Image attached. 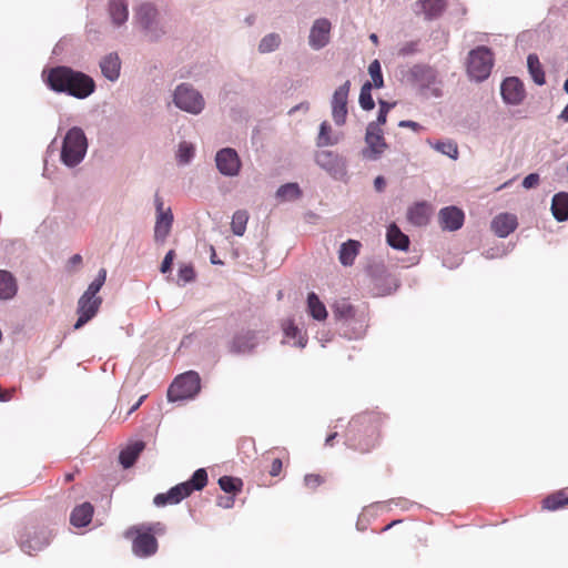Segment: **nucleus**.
Here are the masks:
<instances>
[{
	"label": "nucleus",
	"instance_id": "cd10ccee",
	"mask_svg": "<svg viewBox=\"0 0 568 568\" xmlns=\"http://www.w3.org/2000/svg\"><path fill=\"white\" fill-rule=\"evenodd\" d=\"M551 212L554 217L559 221L564 222L568 220V193L567 192H559L554 195L552 202H551Z\"/></svg>",
	"mask_w": 568,
	"mask_h": 568
},
{
	"label": "nucleus",
	"instance_id": "13d9d810",
	"mask_svg": "<svg viewBox=\"0 0 568 568\" xmlns=\"http://www.w3.org/2000/svg\"><path fill=\"white\" fill-rule=\"evenodd\" d=\"M415 51H416V43L409 42V43H406L403 48H400L399 54L407 55V54L414 53Z\"/></svg>",
	"mask_w": 568,
	"mask_h": 568
},
{
	"label": "nucleus",
	"instance_id": "603ef678",
	"mask_svg": "<svg viewBox=\"0 0 568 568\" xmlns=\"http://www.w3.org/2000/svg\"><path fill=\"white\" fill-rule=\"evenodd\" d=\"M175 257V252L173 250H170L166 255L164 256V260L161 263L160 271L165 274L171 271L173 261Z\"/></svg>",
	"mask_w": 568,
	"mask_h": 568
},
{
	"label": "nucleus",
	"instance_id": "20e7f679",
	"mask_svg": "<svg viewBox=\"0 0 568 568\" xmlns=\"http://www.w3.org/2000/svg\"><path fill=\"white\" fill-rule=\"evenodd\" d=\"M207 484V473L204 468L194 471L192 478L184 483L178 484L170 488L166 493L155 495L153 504L156 507L166 505H176L184 498L189 497L195 490H202Z\"/></svg>",
	"mask_w": 568,
	"mask_h": 568
},
{
	"label": "nucleus",
	"instance_id": "774afa93",
	"mask_svg": "<svg viewBox=\"0 0 568 568\" xmlns=\"http://www.w3.org/2000/svg\"><path fill=\"white\" fill-rule=\"evenodd\" d=\"M369 39H371V41H372L373 43H375V44H377V43H378V37H377V34L372 33V34L369 36Z\"/></svg>",
	"mask_w": 568,
	"mask_h": 568
},
{
	"label": "nucleus",
	"instance_id": "bb28decb",
	"mask_svg": "<svg viewBox=\"0 0 568 568\" xmlns=\"http://www.w3.org/2000/svg\"><path fill=\"white\" fill-rule=\"evenodd\" d=\"M18 291L17 281L13 275L4 270H0V300H10L16 296Z\"/></svg>",
	"mask_w": 568,
	"mask_h": 568
},
{
	"label": "nucleus",
	"instance_id": "393cba45",
	"mask_svg": "<svg viewBox=\"0 0 568 568\" xmlns=\"http://www.w3.org/2000/svg\"><path fill=\"white\" fill-rule=\"evenodd\" d=\"M389 246L400 251H407L409 246V237L404 234L396 224H390L386 234Z\"/></svg>",
	"mask_w": 568,
	"mask_h": 568
},
{
	"label": "nucleus",
	"instance_id": "c85d7f7f",
	"mask_svg": "<svg viewBox=\"0 0 568 568\" xmlns=\"http://www.w3.org/2000/svg\"><path fill=\"white\" fill-rule=\"evenodd\" d=\"M109 13L114 24H123L129 17L128 3L125 0H110Z\"/></svg>",
	"mask_w": 568,
	"mask_h": 568
},
{
	"label": "nucleus",
	"instance_id": "4c0bfd02",
	"mask_svg": "<svg viewBox=\"0 0 568 568\" xmlns=\"http://www.w3.org/2000/svg\"><path fill=\"white\" fill-rule=\"evenodd\" d=\"M247 221H248L247 211H245V210L236 211L232 216V222H231L232 232L237 236H242L245 233Z\"/></svg>",
	"mask_w": 568,
	"mask_h": 568
},
{
	"label": "nucleus",
	"instance_id": "09e8293b",
	"mask_svg": "<svg viewBox=\"0 0 568 568\" xmlns=\"http://www.w3.org/2000/svg\"><path fill=\"white\" fill-rule=\"evenodd\" d=\"M433 146L437 152H442L450 159L455 160L458 156L457 144H433Z\"/></svg>",
	"mask_w": 568,
	"mask_h": 568
},
{
	"label": "nucleus",
	"instance_id": "7c9ffc66",
	"mask_svg": "<svg viewBox=\"0 0 568 568\" xmlns=\"http://www.w3.org/2000/svg\"><path fill=\"white\" fill-rule=\"evenodd\" d=\"M307 310L310 315L316 321H325L327 317L325 305L314 292L310 293L307 296Z\"/></svg>",
	"mask_w": 568,
	"mask_h": 568
},
{
	"label": "nucleus",
	"instance_id": "e433bc0d",
	"mask_svg": "<svg viewBox=\"0 0 568 568\" xmlns=\"http://www.w3.org/2000/svg\"><path fill=\"white\" fill-rule=\"evenodd\" d=\"M283 331L287 338L294 339V345L298 347H305L307 343V337L305 334H302L298 327L294 324L293 321H286L283 324Z\"/></svg>",
	"mask_w": 568,
	"mask_h": 568
},
{
	"label": "nucleus",
	"instance_id": "9b49d317",
	"mask_svg": "<svg viewBox=\"0 0 568 568\" xmlns=\"http://www.w3.org/2000/svg\"><path fill=\"white\" fill-rule=\"evenodd\" d=\"M155 206L156 222L154 227V240L155 242L163 243L171 231L173 214L170 207L164 209L163 201L158 195L155 197Z\"/></svg>",
	"mask_w": 568,
	"mask_h": 568
},
{
	"label": "nucleus",
	"instance_id": "680f3d73",
	"mask_svg": "<svg viewBox=\"0 0 568 568\" xmlns=\"http://www.w3.org/2000/svg\"><path fill=\"white\" fill-rule=\"evenodd\" d=\"M385 184H386V182H385L384 178H382V176H377V178L375 179V181H374L375 189H376L378 192H381V191H383V190H384Z\"/></svg>",
	"mask_w": 568,
	"mask_h": 568
},
{
	"label": "nucleus",
	"instance_id": "72a5a7b5",
	"mask_svg": "<svg viewBox=\"0 0 568 568\" xmlns=\"http://www.w3.org/2000/svg\"><path fill=\"white\" fill-rule=\"evenodd\" d=\"M388 110L389 105H387L385 102H382L377 116V124L371 123L367 128L366 142H373L374 138L376 139L377 142L382 140V135L377 132L378 124H384L386 122V115Z\"/></svg>",
	"mask_w": 568,
	"mask_h": 568
},
{
	"label": "nucleus",
	"instance_id": "58836bf2",
	"mask_svg": "<svg viewBox=\"0 0 568 568\" xmlns=\"http://www.w3.org/2000/svg\"><path fill=\"white\" fill-rule=\"evenodd\" d=\"M219 485L222 490L229 494L236 495L242 490L243 481L240 478L231 477V476H222L219 479Z\"/></svg>",
	"mask_w": 568,
	"mask_h": 568
},
{
	"label": "nucleus",
	"instance_id": "9d476101",
	"mask_svg": "<svg viewBox=\"0 0 568 568\" xmlns=\"http://www.w3.org/2000/svg\"><path fill=\"white\" fill-rule=\"evenodd\" d=\"M316 163L326 170L334 179H343L346 175V168L344 161L338 154L322 149L316 152Z\"/></svg>",
	"mask_w": 568,
	"mask_h": 568
},
{
	"label": "nucleus",
	"instance_id": "f257e3e1",
	"mask_svg": "<svg viewBox=\"0 0 568 568\" xmlns=\"http://www.w3.org/2000/svg\"><path fill=\"white\" fill-rule=\"evenodd\" d=\"M49 87L57 92H65L78 99H85L95 89L93 79L69 67H55L48 74Z\"/></svg>",
	"mask_w": 568,
	"mask_h": 568
},
{
	"label": "nucleus",
	"instance_id": "dca6fc26",
	"mask_svg": "<svg viewBox=\"0 0 568 568\" xmlns=\"http://www.w3.org/2000/svg\"><path fill=\"white\" fill-rule=\"evenodd\" d=\"M331 22L327 19H317L310 32V45L313 49H322L329 41Z\"/></svg>",
	"mask_w": 568,
	"mask_h": 568
},
{
	"label": "nucleus",
	"instance_id": "864d4df0",
	"mask_svg": "<svg viewBox=\"0 0 568 568\" xmlns=\"http://www.w3.org/2000/svg\"><path fill=\"white\" fill-rule=\"evenodd\" d=\"M331 132H332L331 124L328 122L324 121L320 128V133H318L320 142H329L331 138H332Z\"/></svg>",
	"mask_w": 568,
	"mask_h": 568
},
{
	"label": "nucleus",
	"instance_id": "bf43d9fd",
	"mask_svg": "<svg viewBox=\"0 0 568 568\" xmlns=\"http://www.w3.org/2000/svg\"><path fill=\"white\" fill-rule=\"evenodd\" d=\"M233 504H234L233 497H220L217 499V505L221 507H224V508H230L233 506Z\"/></svg>",
	"mask_w": 568,
	"mask_h": 568
},
{
	"label": "nucleus",
	"instance_id": "79ce46f5",
	"mask_svg": "<svg viewBox=\"0 0 568 568\" xmlns=\"http://www.w3.org/2000/svg\"><path fill=\"white\" fill-rule=\"evenodd\" d=\"M281 43V38L278 34L271 33L265 36L258 45V50L262 53H267L274 51Z\"/></svg>",
	"mask_w": 568,
	"mask_h": 568
},
{
	"label": "nucleus",
	"instance_id": "5701e85b",
	"mask_svg": "<svg viewBox=\"0 0 568 568\" xmlns=\"http://www.w3.org/2000/svg\"><path fill=\"white\" fill-rule=\"evenodd\" d=\"M144 447L145 444L142 440H136L133 444H130L126 448L121 450L119 455L120 464L124 468H130L133 466L139 455L143 452Z\"/></svg>",
	"mask_w": 568,
	"mask_h": 568
},
{
	"label": "nucleus",
	"instance_id": "1a4fd4ad",
	"mask_svg": "<svg viewBox=\"0 0 568 568\" xmlns=\"http://www.w3.org/2000/svg\"><path fill=\"white\" fill-rule=\"evenodd\" d=\"M409 74L414 82L422 89V90H429L432 95L439 97L442 94L440 92V81L437 79L436 71L428 65H414Z\"/></svg>",
	"mask_w": 568,
	"mask_h": 568
},
{
	"label": "nucleus",
	"instance_id": "7ed1b4c3",
	"mask_svg": "<svg viewBox=\"0 0 568 568\" xmlns=\"http://www.w3.org/2000/svg\"><path fill=\"white\" fill-rule=\"evenodd\" d=\"M165 525L156 523H144L129 527L124 537L132 540V551L135 556L146 558L153 556L159 548L156 535L165 534Z\"/></svg>",
	"mask_w": 568,
	"mask_h": 568
},
{
	"label": "nucleus",
	"instance_id": "a18cd8bd",
	"mask_svg": "<svg viewBox=\"0 0 568 568\" xmlns=\"http://www.w3.org/2000/svg\"><path fill=\"white\" fill-rule=\"evenodd\" d=\"M388 144H369L363 150V156L368 160H376L387 148Z\"/></svg>",
	"mask_w": 568,
	"mask_h": 568
},
{
	"label": "nucleus",
	"instance_id": "e2e57ef3",
	"mask_svg": "<svg viewBox=\"0 0 568 568\" xmlns=\"http://www.w3.org/2000/svg\"><path fill=\"white\" fill-rule=\"evenodd\" d=\"M145 397H146L145 395L141 396V397L139 398V400H138V402H136V403H135V404H134V405L129 409L128 415H130V414H132L134 410H136V409L140 407V405L143 403V400L145 399Z\"/></svg>",
	"mask_w": 568,
	"mask_h": 568
},
{
	"label": "nucleus",
	"instance_id": "0e129e2a",
	"mask_svg": "<svg viewBox=\"0 0 568 568\" xmlns=\"http://www.w3.org/2000/svg\"><path fill=\"white\" fill-rule=\"evenodd\" d=\"M336 437H337V433H333V434L328 435L327 438L325 439V445L326 446H333L334 439Z\"/></svg>",
	"mask_w": 568,
	"mask_h": 568
},
{
	"label": "nucleus",
	"instance_id": "f8f14e48",
	"mask_svg": "<svg viewBox=\"0 0 568 568\" xmlns=\"http://www.w3.org/2000/svg\"><path fill=\"white\" fill-rule=\"evenodd\" d=\"M215 161L219 171L224 175L234 176L240 172V158L237 152L231 148H225L219 151Z\"/></svg>",
	"mask_w": 568,
	"mask_h": 568
},
{
	"label": "nucleus",
	"instance_id": "ea45409f",
	"mask_svg": "<svg viewBox=\"0 0 568 568\" xmlns=\"http://www.w3.org/2000/svg\"><path fill=\"white\" fill-rule=\"evenodd\" d=\"M301 194L302 192L297 183L284 184L276 192V196L283 201L296 200Z\"/></svg>",
	"mask_w": 568,
	"mask_h": 568
},
{
	"label": "nucleus",
	"instance_id": "c756f323",
	"mask_svg": "<svg viewBox=\"0 0 568 568\" xmlns=\"http://www.w3.org/2000/svg\"><path fill=\"white\" fill-rule=\"evenodd\" d=\"M361 248V243L355 240H348L346 243L342 244L339 250V262L349 266L354 263L355 257L357 256Z\"/></svg>",
	"mask_w": 568,
	"mask_h": 568
},
{
	"label": "nucleus",
	"instance_id": "8fccbe9b",
	"mask_svg": "<svg viewBox=\"0 0 568 568\" xmlns=\"http://www.w3.org/2000/svg\"><path fill=\"white\" fill-rule=\"evenodd\" d=\"M195 277L194 268L191 265H183L179 270V278L184 282H191Z\"/></svg>",
	"mask_w": 568,
	"mask_h": 568
},
{
	"label": "nucleus",
	"instance_id": "f704fd0d",
	"mask_svg": "<svg viewBox=\"0 0 568 568\" xmlns=\"http://www.w3.org/2000/svg\"><path fill=\"white\" fill-rule=\"evenodd\" d=\"M333 314L336 320L349 321L355 317V307L346 300L337 301L333 305Z\"/></svg>",
	"mask_w": 568,
	"mask_h": 568
},
{
	"label": "nucleus",
	"instance_id": "ddd939ff",
	"mask_svg": "<svg viewBox=\"0 0 568 568\" xmlns=\"http://www.w3.org/2000/svg\"><path fill=\"white\" fill-rule=\"evenodd\" d=\"M351 88V82L346 81L337 88L332 99V114L334 121L341 125L345 122L347 115V98Z\"/></svg>",
	"mask_w": 568,
	"mask_h": 568
},
{
	"label": "nucleus",
	"instance_id": "338daca9",
	"mask_svg": "<svg viewBox=\"0 0 568 568\" xmlns=\"http://www.w3.org/2000/svg\"><path fill=\"white\" fill-rule=\"evenodd\" d=\"M70 262L72 264H80L82 262V257L80 254H74L71 258H70Z\"/></svg>",
	"mask_w": 568,
	"mask_h": 568
},
{
	"label": "nucleus",
	"instance_id": "b1692460",
	"mask_svg": "<svg viewBox=\"0 0 568 568\" xmlns=\"http://www.w3.org/2000/svg\"><path fill=\"white\" fill-rule=\"evenodd\" d=\"M158 18V10L151 3H143L139 7L135 19L136 22L144 29L150 30Z\"/></svg>",
	"mask_w": 568,
	"mask_h": 568
},
{
	"label": "nucleus",
	"instance_id": "69168bd1",
	"mask_svg": "<svg viewBox=\"0 0 568 568\" xmlns=\"http://www.w3.org/2000/svg\"><path fill=\"white\" fill-rule=\"evenodd\" d=\"M559 118L561 120H564L565 122H568V104L565 106V109L560 113Z\"/></svg>",
	"mask_w": 568,
	"mask_h": 568
},
{
	"label": "nucleus",
	"instance_id": "473e14b6",
	"mask_svg": "<svg viewBox=\"0 0 568 568\" xmlns=\"http://www.w3.org/2000/svg\"><path fill=\"white\" fill-rule=\"evenodd\" d=\"M542 506L548 510H557L559 508L568 506V490L561 489L549 495L544 499Z\"/></svg>",
	"mask_w": 568,
	"mask_h": 568
},
{
	"label": "nucleus",
	"instance_id": "3c124183",
	"mask_svg": "<svg viewBox=\"0 0 568 568\" xmlns=\"http://www.w3.org/2000/svg\"><path fill=\"white\" fill-rule=\"evenodd\" d=\"M304 483L308 488L315 489L324 483V478L318 474H308L304 477Z\"/></svg>",
	"mask_w": 568,
	"mask_h": 568
},
{
	"label": "nucleus",
	"instance_id": "c9c22d12",
	"mask_svg": "<svg viewBox=\"0 0 568 568\" xmlns=\"http://www.w3.org/2000/svg\"><path fill=\"white\" fill-rule=\"evenodd\" d=\"M527 65L532 80L542 85L546 82L545 72L539 58L536 54H529L527 58Z\"/></svg>",
	"mask_w": 568,
	"mask_h": 568
},
{
	"label": "nucleus",
	"instance_id": "a211bd4d",
	"mask_svg": "<svg viewBox=\"0 0 568 568\" xmlns=\"http://www.w3.org/2000/svg\"><path fill=\"white\" fill-rule=\"evenodd\" d=\"M256 335L252 331L236 334L230 342L229 349L233 354H245L252 352L256 346Z\"/></svg>",
	"mask_w": 568,
	"mask_h": 568
},
{
	"label": "nucleus",
	"instance_id": "a19ab883",
	"mask_svg": "<svg viewBox=\"0 0 568 568\" xmlns=\"http://www.w3.org/2000/svg\"><path fill=\"white\" fill-rule=\"evenodd\" d=\"M105 278H106V271L105 268H101L99 271V274L98 276L95 277V280L89 285V287L87 288V291L83 293V295L85 296H89V297H92V298H98L99 296H97V294L99 293V291L101 290V287L103 286L104 282H105Z\"/></svg>",
	"mask_w": 568,
	"mask_h": 568
},
{
	"label": "nucleus",
	"instance_id": "37998d69",
	"mask_svg": "<svg viewBox=\"0 0 568 568\" xmlns=\"http://www.w3.org/2000/svg\"><path fill=\"white\" fill-rule=\"evenodd\" d=\"M371 91H372L371 82H366L361 89L359 104L364 110H372L375 105Z\"/></svg>",
	"mask_w": 568,
	"mask_h": 568
},
{
	"label": "nucleus",
	"instance_id": "6e6552de",
	"mask_svg": "<svg viewBox=\"0 0 568 568\" xmlns=\"http://www.w3.org/2000/svg\"><path fill=\"white\" fill-rule=\"evenodd\" d=\"M174 103L181 110L197 114L204 108L203 97L189 84H180L174 92Z\"/></svg>",
	"mask_w": 568,
	"mask_h": 568
},
{
	"label": "nucleus",
	"instance_id": "49530a36",
	"mask_svg": "<svg viewBox=\"0 0 568 568\" xmlns=\"http://www.w3.org/2000/svg\"><path fill=\"white\" fill-rule=\"evenodd\" d=\"M62 142H88L87 136L81 128L73 126L71 128Z\"/></svg>",
	"mask_w": 568,
	"mask_h": 568
},
{
	"label": "nucleus",
	"instance_id": "0eeeda50",
	"mask_svg": "<svg viewBox=\"0 0 568 568\" xmlns=\"http://www.w3.org/2000/svg\"><path fill=\"white\" fill-rule=\"evenodd\" d=\"M494 64L493 52L487 47H477L468 54L467 72L476 81H483L490 74Z\"/></svg>",
	"mask_w": 568,
	"mask_h": 568
},
{
	"label": "nucleus",
	"instance_id": "4d7b16f0",
	"mask_svg": "<svg viewBox=\"0 0 568 568\" xmlns=\"http://www.w3.org/2000/svg\"><path fill=\"white\" fill-rule=\"evenodd\" d=\"M16 388L2 389L0 387V402H9L13 398Z\"/></svg>",
	"mask_w": 568,
	"mask_h": 568
},
{
	"label": "nucleus",
	"instance_id": "6ab92c4d",
	"mask_svg": "<svg viewBox=\"0 0 568 568\" xmlns=\"http://www.w3.org/2000/svg\"><path fill=\"white\" fill-rule=\"evenodd\" d=\"M518 225L517 217L510 213H501L491 221V230L499 237H506L513 233Z\"/></svg>",
	"mask_w": 568,
	"mask_h": 568
},
{
	"label": "nucleus",
	"instance_id": "f03ea898",
	"mask_svg": "<svg viewBox=\"0 0 568 568\" xmlns=\"http://www.w3.org/2000/svg\"><path fill=\"white\" fill-rule=\"evenodd\" d=\"M379 442L377 425L368 416L353 418L346 430V445L361 454H367L374 449Z\"/></svg>",
	"mask_w": 568,
	"mask_h": 568
},
{
	"label": "nucleus",
	"instance_id": "423d86ee",
	"mask_svg": "<svg viewBox=\"0 0 568 568\" xmlns=\"http://www.w3.org/2000/svg\"><path fill=\"white\" fill-rule=\"evenodd\" d=\"M200 389V375L194 371H189L175 377L168 389V399L170 402H178L193 398Z\"/></svg>",
	"mask_w": 568,
	"mask_h": 568
},
{
	"label": "nucleus",
	"instance_id": "4be33fe9",
	"mask_svg": "<svg viewBox=\"0 0 568 568\" xmlns=\"http://www.w3.org/2000/svg\"><path fill=\"white\" fill-rule=\"evenodd\" d=\"M93 513H94L93 506L90 503L85 501V503L77 506L72 510L71 516H70V523L74 527H85L87 525H89L91 523Z\"/></svg>",
	"mask_w": 568,
	"mask_h": 568
},
{
	"label": "nucleus",
	"instance_id": "de8ad7c7",
	"mask_svg": "<svg viewBox=\"0 0 568 568\" xmlns=\"http://www.w3.org/2000/svg\"><path fill=\"white\" fill-rule=\"evenodd\" d=\"M194 155L193 144H180L178 160L181 164H186Z\"/></svg>",
	"mask_w": 568,
	"mask_h": 568
},
{
	"label": "nucleus",
	"instance_id": "5fc2aeb1",
	"mask_svg": "<svg viewBox=\"0 0 568 568\" xmlns=\"http://www.w3.org/2000/svg\"><path fill=\"white\" fill-rule=\"evenodd\" d=\"M538 183H539V175L537 173H530L524 179L523 186L525 189H532V187L537 186Z\"/></svg>",
	"mask_w": 568,
	"mask_h": 568
},
{
	"label": "nucleus",
	"instance_id": "2eb2a0df",
	"mask_svg": "<svg viewBox=\"0 0 568 568\" xmlns=\"http://www.w3.org/2000/svg\"><path fill=\"white\" fill-rule=\"evenodd\" d=\"M465 220L464 212L457 206H447L439 211L438 221L440 227L446 231L459 230Z\"/></svg>",
	"mask_w": 568,
	"mask_h": 568
},
{
	"label": "nucleus",
	"instance_id": "6e6d98bb",
	"mask_svg": "<svg viewBox=\"0 0 568 568\" xmlns=\"http://www.w3.org/2000/svg\"><path fill=\"white\" fill-rule=\"evenodd\" d=\"M282 468H283L282 460L280 458H275V459H273V462L271 464L268 473L271 476L275 477L281 474Z\"/></svg>",
	"mask_w": 568,
	"mask_h": 568
},
{
	"label": "nucleus",
	"instance_id": "c03bdc74",
	"mask_svg": "<svg viewBox=\"0 0 568 568\" xmlns=\"http://www.w3.org/2000/svg\"><path fill=\"white\" fill-rule=\"evenodd\" d=\"M368 73L373 80L375 88H382L384 85L381 63L378 60L371 62L368 67Z\"/></svg>",
	"mask_w": 568,
	"mask_h": 568
},
{
	"label": "nucleus",
	"instance_id": "052dcab7",
	"mask_svg": "<svg viewBox=\"0 0 568 568\" xmlns=\"http://www.w3.org/2000/svg\"><path fill=\"white\" fill-rule=\"evenodd\" d=\"M399 126L410 128L415 131L422 128L417 122L414 121H402L399 122Z\"/></svg>",
	"mask_w": 568,
	"mask_h": 568
},
{
	"label": "nucleus",
	"instance_id": "4468645a",
	"mask_svg": "<svg viewBox=\"0 0 568 568\" xmlns=\"http://www.w3.org/2000/svg\"><path fill=\"white\" fill-rule=\"evenodd\" d=\"M102 303V298H92L82 295L78 301V321L74 324V329L81 328L84 324L91 321L98 313Z\"/></svg>",
	"mask_w": 568,
	"mask_h": 568
},
{
	"label": "nucleus",
	"instance_id": "f3484780",
	"mask_svg": "<svg viewBox=\"0 0 568 568\" xmlns=\"http://www.w3.org/2000/svg\"><path fill=\"white\" fill-rule=\"evenodd\" d=\"M501 95L505 102L518 104L525 97L524 84L518 78H507L501 83Z\"/></svg>",
	"mask_w": 568,
	"mask_h": 568
},
{
	"label": "nucleus",
	"instance_id": "2f4dec72",
	"mask_svg": "<svg viewBox=\"0 0 568 568\" xmlns=\"http://www.w3.org/2000/svg\"><path fill=\"white\" fill-rule=\"evenodd\" d=\"M418 3L429 20L439 17L446 8V0H419Z\"/></svg>",
	"mask_w": 568,
	"mask_h": 568
},
{
	"label": "nucleus",
	"instance_id": "412c9836",
	"mask_svg": "<svg viewBox=\"0 0 568 568\" xmlns=\"http://www.w3.org/2000/svg\"><path fill=\"white\" fill-rule=\"evenodd\" d=\"M432 212V206L428 203L418 202L409 207L407 217L412 224L423 226L428 223Z\"/></svg>",
	"mask_w": 568,
	"mask_h": 568
},
{
	"label": "nucleus",
	"instance_id": "39448f33",
	"mask_svg": "<svg viewBox=\"0 0 568 568\" xmlns=\"http://www.w3.org/2000/svg\"><path fill=\"white\" fill-rule=\"evenodd\" d=\"M52 536L48 527L30 523L19 534V546L23 552L33 556L49 546Z\"/></svg>",
	"mask_w": 568,
	"mask_h": 568
},
{
	"label": "nucleus",
	"instance_id": "aec40b11",
	"mask_svg": "<svg viewBox=\"0 0 568 568\" xmlns=\"http://www.w3.org/2000/svg\"><path fill=\"white\" fill-rule=\"evenodd\" d=\"M88 144H62L61 160L68 166L79 164L87 153Z\"/></svg>",
	"mask_w": 568,
	"mask_h": 568
},
{
	"label": "nucleus",
	"instance_id": "a878e982",
	"mask_svg": "<svg viewBox=\"0 0 568 568\" xmlns=\"http://www.w3.org/2000/svg\"><path fill=\"white\" fill-rule=\"evenodd\" d=\"M103 75L110 81H114L120 75L121 62L115 53H110L103 58L100 63Z\"/></svg>",
	"mask_w": 568,
	"mask_h": 568
}]
</instances>
